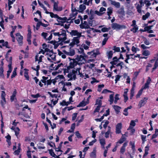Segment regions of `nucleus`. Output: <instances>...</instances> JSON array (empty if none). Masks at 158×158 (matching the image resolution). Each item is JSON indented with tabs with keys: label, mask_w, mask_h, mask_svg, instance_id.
Listing matches in <instances>:
<instances>
[{
	"label": "nucleus",
	"mask_w": 158,
	"mask_h": 158,
	"mask_svg": "<svg viewBox=\"0 0 158 158\" xmlns=\"http://www.w3.org/2000/svg\"><path fill=\"white\" fill-rule=\"evenodd\" d=\"M64 69V73L65 75L66 73H68L67 75V77L69 78L68 80L71 81L76 79V75L77 74V70H75V68L73 69H68L65 68Z\"/></svg>",
	"instance_id": "1"
},
{
	"label": "nucleus",
	"mask_w": 158,
	"mask_h": 158,
	"mask_svg": "<svg viewBox=\"0 0 158 158\" xmlns=\"http://www.w3.org/2000/svg\"><path fill=\"white\" fill-rule=\"evenodd\" d=\"M54 35L58 36L59 41L62 42L67 39L66 31L64 29H61L60 31L58 32H54L53 33Z\"/></svg>",
	"instance_id": "2"
},
{
	"label": "nucleus",
	"mask_w": 158,
	"mask_h": 158,
	"mask_svg": "<svg viewBox=\"0 0 158 158\" xmlns=\"http://www.w3.org/2000/svg\"><path fill=\"white\" fill-rule=\"evenodd\" d=\"M111 27L113 30L118 31L126 29V27L124 25H120L117 23H114L111 24Z\"/></svg>",
	"instance_id": "3"
},
{
	"label": "nucleus",
	"mask_w": 158,
	"mask_h": 158,
	"mask_svg": "<svg viewBox=\"0 0 158 158\" xmlns=\"http://www.w3.org/2000/svg\"><path fill=\"white\" fill-rule=\"evenodd\" d=\"M62 51L65 54L69 56H73L75 53V50L71 48V47H68L67 48L63 50Z\"/></svg>",
	"instance_id": "4"
},
{
	"label": "nucleus",
	"mask_w": 158,
	"mask_h": 158,
	"mask_svg": "<svg viewBox=\"0 0 158 158\" xmlns=\"http://www.w3.org/2000/svg\"><path fill=\"white\" fill-rule=\"evenodd\" d=\"M74 59L78 65H81L86 62L84 56L81 55H77Z\"/></svg>",
	"instance_id": "5"
},
{
	"label": "nucleus",
	"mask_w": 158,
	"mask_h": 158,
	"mask_svg": "<svg viewBox=\"0 0 158 158\" xmlns=\"http://www.w3.org/2000/svg\"><path fill=\"white\" fill-rule=\"evenodd\" d=\"M70 62L69 65L67 66L66 68L73 69L77 64V61L74 58L71 59L69 58Z\"/></svg>",
	"instance_id": "6"
},
{
	"label": "nucleus",
	"mask_w": 158,
	"mask_h": 158,
	"mask_svg": "<svg viewBox=\"0 0 158 158\" xmlns=\"http://www.w3.org/2000/svg\"><path fill=\"white\" fill-rule=\"evenodd\" d=\"M6 95V94L5 91H2L1 95L2 100L0 101V104L3 107H4V105L6 103V101L5 98Z\"/></svg>",
	"instance_id": "7"
},
{
	"label": "nucleus",
	"mask_w": 158,
	"mask_h": 158,
	"mask_svg": "<svg viewBox=\"0 0 158 158\" xmlns=\"http://www.w3.org/2000/svg\"><path fill=\"white\" fill-rule=\"evenodd\" d=\"M80 37H74L73 39V41L72 42L70 43L69 44L70 46L71 47H73L74 45L76 44L77 45L79 43V39Z\"/></svg>",
	"instance_id": "8"
},
{
	"label": "nucleus",
	"mask_w": 158,
	"mask_h": 158,
	"mask_svg": "<svg viewBox=\"0 0 158 158\" xmlns=\"http://www.w3.org/2000/svg\"><path fill=\"white\" fill-rule=\"evenodd\" d=\"M46 55H48L50 58L48 57L47 59L49 61L51 62H52L51 60H56V55L55 54H54L53 52H49L48 53H46Z\"/></svg>",
	"instance_id": "9"
},
{
	"label": "nucleus",
	"mask_w": 158,
	"mask_h": 158,
	"mask_svg": "<svg viewBox=\"0 0 158 158\" xmlns=\"http://www.w3.org/2000/svg\"><path fill=\"white\" fill-rule=\"evenodd\" d=\"M80 28L81 29H88L89 28V26L88 25L87 22L86 21L83 22L81 21V24L79 25Z\"/></svg>",
	"instance_id": "10"
},
{
	"label": "nucleus",
	"mask_w": 158,
	"mask_h": 158,
	"mask_svg": "<svg viewBox=\"0 0 158 158\" xmlns=\"http://www.w3.org/2000/svg\"><path fill=\"white\" fill-rule=\"evenodd\" d=\"M16 39L19 43V44L21 46L23 44V37L21 35L20 33H18L16 34Z\"/></svg>",
	"instance_id": "11"
},
{
	"label": "nucleus",
	"mask_w": 158,
	"mask_h": 158,
	"mask_svg": "<svg viewBox=\"0 0 158 158\" xmlns=\"http://www.w3.org/2000/svg\"><path fill=\"white\" fill-rule=\"evenodd\" d=\"M73 13L72 14H71L69 16V19H67V21H68L70 19H71V20L69 22L72 23L73 22V20H74L75 18V16L77 15V11H75V10H72Z\"/></svg>",
	"instance_id": "12"
},
{
	"label": "nucleus",
	"mask_w": 158,
	"mask_h": 158,
	"mask_svg": "<svg viewBox=\"0 0 158 158\" xmlns=\"http://www.w3.org/2000/svg\"><path fill=\"white\" fill-rule=\"evenodd\" d=\"M55 65L53 68V70H57L59 68L61 69H62L64 70L63 69L64 66V64H63L62 63H60L59 64L55 63Z\"/></svg>",
	"instance_id": "13"
},
{
	"label": "nucleus",
	"mask_w": 158,
	"mask_h": 158,
	"mask_svg": "<svg viewBox=\"0 0 158 158\" xmlns=\"http://www.w3.org/2000/svg\"><path fill=\"white\" fill-rule=\"evenodd\" d=\"M70 34L72 36H77V37H80L81 36V33L78 32L77 30H72L70 32Z\"/></svg>",
	"instance_id": "14"
},
{
	"label": "nucleus",
	"mask_w": 158,
	"mask_h": 158,
	"mask_svg": "<svg viewBox=\"0 0 158 158\" xmlns=\"http://www.w3.org/2000/svg\"><path fill=\"white\" fill-rule=\"evenodd\" d=\"M148 99V98H144L139 101L138 105L139 108H141L147 102V100Z\"/></svg>",
	"instance_id": "15"
},
{
	"label": "nucleus",
	"mask_w": 158,
	"mask_h": 158,
	"mask_svg": "<svg viewBox=\"0 0 158 158\" xmlns=\"http://www.w3.org/2000/svg\"><path fill=\"white\" fill-rule=\"evenodd\" d=\"M106 10V9L104 7H101L99 10V11L98 10H95V13L99 16L102 15L104 13L103 12Z\"/></svg>",
	"instance_id": "16"
},
{
	"label": "nucleus",
	"mask_w": 158,
	"mask_h": 158,
	"mask_svg": "<svg viewBox=\"0 0 158 158\" xmlns=\"http://www.w3.org/2000/svg\"><path fill=\"white\" fill-rule=\"evenodd\" d=\"M58 3L56 2H54L53 5V10H56L57 11H61L62 10V8L61 7L58 6Z\"/></svg>",
	"instance_id": "17"
},
{
	"label": "nucleus",
	"mask_w": 158,
	"mask_h": 158,
	"mask_svg": "<svg viewBox=\"0 0 158 158\" xmlns=\"http://www.w3.org/2000/svg\"><path fill=\"white\" fill-rule=\"evenodd\" d=\"M122 124L121 123H118L116 127V134H119L121 133V129L122 128Z\"/></svg>",
	"instance_id": "18"
},
{
	"label": "nucleus",
	"mask_w": 158,
	"mask_h": 158,
	"mask_svg": "<svg viewBox=\"0 0 158 158\" xmlns=\"http://www.w3.org/2000/svg\"><path fill=\"white\" fill-rule=\"evenodd\" d=\"M127 143H124L123 145V146L121 147L120 151V153L123 154L125 151V148L127 146Z\"/></svg>",
	"instance_id": "19"
},
{
	"label": "nucleus",
	"mask_w": 158,
	"mask_h": 158,
	"mask_svg": "<svg viewBox=\"0 0 158 158\" xmlns=\"http://www.w3.org/2000/svg\"><path fill=\"white\" fill-rule=\"evenodd\" d=\"M39 55L38 54H37L35 57V61H38V64H39L42 61V58L44 57L43 56H41L39 57L38 58Z\"/></svg>",
	"instance_id": "20"
},
{
	"label": "nucleus",
	"mask_w": 158,
	"mask_h": 158,
	"mask_svg": "<svg viewBox=\"0 0 158 158\" xmlns=\"http://www.w3.org/2000/svg\"><path fill=\"white\" fill-rule=\"evenodd\" d=\"M111 4L117 8H119L120 6V3L119 2H116L114 1H111Z\"/></svg>",
	"instance_id": "21"
},
{
	"label": "nucleus",
	"mask_w": 158,
	"mask_h": 158,
	"mask_svg": "<svg viewBox=\"0 0 158 158\" xmlns=\"http://www.w3.org/2000/svg\"><path fill=\"white\" fill-rule=\"evenodd\" d=\"M86 9V6L84 4H81L79 6V10L77 11L79 12H82Z\"/></svg>",
	"instance_id": "22"
},
{
	"label": "nucleus",
	"mask_w": 158,
	"mask_h": 158,
	"mask_svg": "<svg viewBox=\"0 0 158 158\" xmlns=\"http://www.w3.org/2000/svg\"><path fill=\"white\" fill-rule=\"evenodd\" d=\"M118 13L119 15L122 16H124L125 11H124V8L123 7H121L118 11Z\"/></svg>",
	"instance_id": "23"
},
{
	"label": "nucleus",
	"mask_w": 158,
	"mask_h": 158,
	"mask_svg": "<svg viewBox=\"0 0 158 158\" xmlns=\"http://www.w3.org/2000/svg\"><path fill=\"white\" fill-rule=\"evenodd\" d=\"M63 143V142H61L59 144V145L58 147V148H56V146H55V144H54V143H53V144L54 145V146L55 148V150L56 151H57V152H62V151H61V150H60V149L61 148V146H62V144Z\"/></svg>",
	"instance_id": "24"
},
{
	"label": "nucleus",
	"mask_w": 158,
	"mask_h": 158,
	"mask_svg": "<svg viewBox=\"0 0 158 158\" xmlns=\"http://www.w3.org/2000/svg\"><path fill=\"white\" fill-rule=\"evenodd\" d=\"M93 0H89L88 1L87 0H84V4L87 6H91L92 5Z\"/></svg>",
	"instance_id": "25"
},
{
	"label": "nucleus",
	"mask_w": 158,
	"mask_h": 158,
	"mask_svg": "<svg viewBox=\"0 0 158 158\" xmlns=\"http://www.w3.org/2000/svg\"><path fill=\"white\" fill-rule=\"evenodd\" d=\"M114 94H111L109 96V99L108 101L110 102V105H111L113 103V102H114Z\"/></svg>",
	"instance_id": "26"
},
{
	"label": "nucleus",
	"mask_w": 158,
	"mask_h": 158,
	"mask_svg": "<svg viewBox=\"0 0 158 158\" xmlns=\"http://www.w3.org/2000/svg\"><path fill=\"white\" fill-rule=\"evenodd\" d=\"M134 54H126L127 58L125 60V61L127 63H128V60L130 58L134 59L133 57H130V56H133Z\"/></svg>",
	"instance_id": "27"
},
{
	"label": "nucleus",
	"mask_w": 158,
	"mask_h": 158,
	"mask_svg": "<svg viewBox=\"0 0 158 158\" xmlns=\"http://www.w3.org/2000/svg\"><path fill=\"white\" fill-rule=\"evenodd\" d=\"M24 70L25 71L24 73V76L26 78V79L28 81L29 80V77L28 75V70H27L26 69H24Z\"/></svg>",
	"instance_id": "28"
},
{
	"label": "nucleus",
	"mask_w": 158,
	"mask_h": 158,
	"mask_svg": "<svg viewBox=\"0 0 158 158\" xmlns=\"http://www.w3.org/2000/svg\"><path fill=\"white\" fill-rule=\"evenodd\" d=\"M87 104V103L86 102L83 100L81 102L80 104L77 106V107H80L84 106Z\"/></svg>",
	"instance_id": "29"
},
{
	"label": "nucleus",
	"mask_w": 158,
	"mask_h": 158,
	"mask_svg": "<svg viewBox=\"0 0 158 158\" xmlns=\"http://www.w3.org/2000/svg\"><path fill=\"white\" fill-rule=\"evenodd\" d=\"M106 54L108 59H110L112 57L113 55V52L112 51H108L107 52Z\"/></svg>",
	"instance_id": "30"
},
{
	"label": "nucleus",
	"mask_w": 158,
	"mask_h": 158,
	"mask_svg": "<svg viewBox=\"0 0 158 158\" xmlns=\"http://www.w3.org/2000/svg\"><path fill=\"white\" fill-rule=\"evenodd\" d=\"M113 107L116 112L117 113L120 112V110L121 109V107L117 105L113 106Z\"/></svg>",
	"instance_id": "31"
},
{
	"label": "nucleus",
	"mask_w": 158,
	"mask_h": 158,
	"mask_svg": "<svg viewBox=\"0 0 158 158\" xmlns=\"http://www.w3.org/2000/svg\"><path fill=\"white\" fill-rule=\"evenodd\" d=\"M142 7V5H140L139 4H137L136 7V9L137 10V11L139 13H141L142 12L141 11V8Z\"/></svg>",
	"instance_id": "32"
},
{
	"label": "nucleus",
	"mask_w": 158,
	"mask_h": 158,
	"mask_svg": "<svg viewBox=\"0 0 158 158\" xmlns=\"http://www.w3.org/2000/svg\"><path fill=\"white\" fill-rule=\"evenodd\" d=\"M91 53L93 56L95 57L96 56L99 54V52L98 51H96L95 52L94 51H92L90 53L88 52V54H90Z\"/></svg>",
	"instance_id": "33"
},
{
	"label": "nucleus",
	"mask_w": 158,
	"mask_h": 158,
	"mask_svg": "<svg viewBox=\"0 0 158 158\" xmlns=\"http://www.w3.org/2000/svg\"><path fill=\"white\" fill-rule=\"evenodd\" d=\"M126 139V138L123 136V135L122 137L120 139L119 141L117 142V143H119L120 144L122 143Z\"/></svg>",
	"instance_id": "34"
},
{
	"label": "nucleus",
	"mask_w": 158,
	"mask_h": 158,
	"mask_svg": "<svg viewBox=\"0 0 158 158\" xmlns=\"http://www.w3.org/2000/svg\"><path fill=\"white\" fill-rule=\"evenodd\" d=\"M150 13L148 12L146 13V14L144 15H143L142 16V19L143 20H145L147 19L150 16Z\"/></svg>",
	"instance_id": "35"
},
{
	"label": "nucleus",
	"mask_w": 158,
	"mask_h": 158,
	"mask_svg": "<svg viewBox=\"0 0 158 158\" xmlns=\"http://www.w3.org/2000/svg\"><path fill=\"white\" fill-rule=\"evenodd\" d=\"M48 79V77H45L43 76L42 77V79L41 80V82L44 84V85H46V81L47 79Z\"/></svg>",
	"instance_id": "36"
},
{
	"label": "nucleus",
	"mask_w": 158,
	"mask_h": 158,
	"mask_svg": "<svg viewBox=\"0 0 158 158\" xmlns=\"http://www.w3.org/2000/svg\"><path fill=\"white\" fill-rule=\"evenodd\" d=\"M107 14L108 15H110L113 12V9L111 7H109L107 9Z\"/></svg>",
	"instance_id": "37"
},
{
	"label": "nucleus",
	"mask_w": 158,
	"mask_h": 158,
	"mask_svg": "<svg viewBox=\"0 0 158 158\" xmlns=\"http://www.w3.org/2000/svg\"><path fill=\"white\" fill-rule=\"evenodd\" d=\"M158 135V129H156L155 131V133L152 135L151 139H153L156 138Z\"/></svg>",
	"instance_id": "38"
},
{
	"label": "nucleus",
	"mask_w": 158,
	"mask_h": 158,
	"mask_svg": "<svg viewBox=\"0 0 158 158\" xmlns=\"http://www.w3.org/2000/svg\"><path fill=\"white\" fill-rule=\"evenodd\" d=\"M119 62V60H113V61H111L110 62V63L112 64V66L113 67H114V65H116L118 64L117 63Z\"/></svg>",
	"instance_id": "39"
},
{
	"label": "nucleus",
	"mask_w": 158,
	"mask_h": 158,
	"mask_svg": "<svg viewBox=\"0 0 158 158\" xmlns=\"http://www.w3.org/2000/svg\"><path fill=\"white\" fill-rule=\"evenodd\" d=\"M56 24L57 25H60L61 26H63L65 28H66V29H68L69 28V26L70 25V24H69L68 25L65 24L64 25L63 23H56Z\"/></svg>",
	"instance_id": "40"
},
{
	"label": "nucleus",
	"mask_w": 158,
	"mask_h": 158,
	"mask_svg": "<svg viewBox=\"0 0 158 158\" xmlns=\"http://www.w3.org/2000/svg\"><path fill=\"white\" fill-rule=\"evenodd\" d=\"M108 130L105 133V137L106 138H108L109 137V135L110 133V127H108Z\"/></svg>",
	"instance_id": "41"
},
{
	"label": "nucleus",
	"mask_w": 158,
	"mask_h": 158,
	"mask_svg": "<svg viewBox=\"0 0 158 158\" xmlns=\"http://www.w3.org/2000/svg\"><path fill=\"white\" fill-rule=\"evenodd\" d=\"M7 140H6V141L8 143L9 145H10L11 144V142H10V139H11V137L9 135H8L6 137Z\"/></svg>",
	"instance_id": "42"
},
{
	"label": "nucleus",
	"mask_w": 158,
	"mask_h": 158,
	"mask_svg": "<svg viewBox=\"0 0 158 158\" xmlns=\"http://www.w3.org/2000/svg\"><path fill=\"white\" fill-rule=\"evenodd\" d=\"M58 54L60 56H61V57L63 58H65L66 57V54H65L63 52H62L61 51H59L58 52Z\"/></svg>",
	"instance_id": "43"
},
{
	"label": "nucleus",
	"mask_w": 158,
	"mask_h": 158,
	"mask_svg": "<svg viewBox=\"0 0 158 158\" xmlns=\"http://www.w3.org/2000/svg\"><path fill=\"white\" fill-rule=\"evenodd\" d=\"M3 71L4 70L3 67H1L0 68V76L2 78L4 77V75L3 73Z\"/></svg>",
	"instance_id": "44"
},
{
	"label": "nucleus",
	"mask_w": 158,
	"mask_h": 158,
	"mask_svg": "<svg viewBox=\"0 0 158 158\" xmlns=\"http://www.w3.org/2000/svg\"><path fill=\"white\" fill-rule=\"evenodd\" d=\"M50 16L52 18H57L58 19L59 16L56 14H54L52 12L50 13Z\"/></svg>",
	"instance_id": "45"
},
{
	"label": "nucleus",
	"mask_w": 158,
	"mask_h": 158,
	"mask_svg": "<svg viewBox=\"0 0 158 158\" xmlns=\"http://www.w3.org/2000/svg\"><path fill=\"white\" fill-rule=\"evenodd\" d=\"M102 101L101 100L98 99H97L96 100V104L95 105H97L98 106H102Z\"/></svg>",
	"instance_id": "46"
},
{
	"label": "nucleus",
	"mask_w": 158,
	"mask_h": 158,
	"mask_svg": "<svg viewBox=\"0 0 158 158\" xmlns=\"http://www.w3.org/2000/svg\"><path fill=\"white\" fill-rule=\"evenodd\" d=\"M113 49L114 51V52H119L120 51V48L119 47H116L114 46L113 47Z\"/></svg>",
	"instance_id": "47"
},
{
	"label": "nucleus",
	"mask_w": 158,
	"mask_h": 158,
	"mask_svg": "<svg viewBox=\"0 0 158 158\" xmlns=\"http://www.w3.org/2000/svg\"><path fill=\"white\" fill-rule=\"evenodd\" d=\"M138 27L137 26H135L134 27L131 29V31H133L134 33H135L137 32L138 30Z\"/></svg>",
	"instance_id": "48"
},
{
	"label": "nucleus",
	"mask_w": 158,
	"mask_h": 158,
	"mask_svg": "<svg viewBox=\"0 0 158 158\" xmlns=\"http://www.w3.org/2000/svg\"><path fill=\"white\" fill-rule=\"evenodd\" d=\"M143 91V89H141L139 91L137 94L136 95V98H139L140 97V96L142 94Z\"/></svg>",
	"instance_id": "49"
},
{
	"label": "nucleus",
	"mask_w": 158,
	"mask_h": 158,
	"mask_svg": "<svg viewBox=\"0 0 158 158\" xmlns=\"http://www.w3.org/2000/svg\"><path fill=\"white\" fill-rule=\"evenodd\" d=\"M141 138L142 141V143L143 144L144 143V142L146 141V136L144 135H141Z\"/></svg>",
	"instance_id": "50"
},
{
	"label": "nucleus",
	"mask_w": 158,
	"mask_h": 158,
	"mask_svg": "<svg viewBox=\"0 0 158 158\" xmlns=\"http://www.w3.org/2000/svg\"><path fill=\"white\" fill-rule=\"evenodd\" d=\"M110 29V28H107V27H103L101 29V31L103 32H108V31Z\"/></svg>",
	"instance_id": "51"
},
{
	"label": "nucleus",
	"mask_w": 158,
	"mask_h": 158,
	"mask_svg": "<svg viewBox=\"0 0 158 158\" xmlns=\"http://www.w3.org/2000/svg\"><path fill=\"white\" fill-rule=\"evenodd\" d=\"M144 3L146 4V6L147 7L151 5L150 2L148 0H145Z\"/></svg>",
	"instance_id": "52"
},
{
	"label": "nucleus",
	"mask_w": 158,
	"mask_h": 158,
	"mask_svg": "<svg viewBox=\"0 0 158 158\" xmlns=\"http://www.w3.org/2000/svg\"><path fill=\"white\" fill-rule=\"evenodd\" d=\"M150 54L148 50H144L143 52V54L145 56H148Z\"/></svg>",
	"instance_id": "53"
},
{
	"label": "nucleus",
	"mask_w": 158,
	"mask_h": 158,
	"mask_svg": "<svg viewBox=\"0 0 158 158\" xmlns=\"http://www.w3.org/2000/svg\"><path fill=\"white\" fill-rule=\"evenodd\" d=\"M131 129V132L132 134L131 135L133 134L135 131V130L133 128V127H131V126H130L128 128L127 130H129Z\"/></svg>",
	"instance_id": "54"
},
{
	"label": "nucleus",
	"mask_w": 158,
	"mask_h": 158,
	"mask_svg": "<svg viewBox=\"0 0 158 158\" xmlns=\"http://www.w3.org/2000/svg\"><path fill=\"white\" fill-rule=\"evenodd\" d=\"M100 143L101 145L105 144V140L104 139H100Z\"/></svg>",
	"instance_id": "55"
},
{
	"label": "nucleus",
	"mask_w": 158,
	"mask_h": 158,
	"mask_svg": "<svg viewBox=\"0 0 158 158\" xmlns=\"http://www.w3.org/2000/svg\"><path fill=\"white\" fill-rule=\"evenodd\" d=\"M20 131L18 127H16V129H15V135H16V136H17L19 134V131Z\"/></svg>",
	"instance_id": "56"
},
{
	"label": "nucleus",
	"mask_w": 158,
	"mask_h": 158,
	"mask_svg": "<svg viewBox=\"0 0 158 158\" xmlns=\"http://www.w3.org/2000/svg\"><path fill=\"white\" fill-rule=\"evenodd\" d=\"M153 25H151L150 26H147L144 28V31H148L151 29L153 27Z\"/></svg>",
	"instance_id": "57"
},
{
	"label": "nucleus",
	"mask_w": 158,
	"mask_h": 158,
	"mask_svg": "<svg viewBox=\"0 0 158 158\" xmlns=\"http://www.w3.org/2000/svg\"><path fill=\"white\" fill-rule=\"evenodd\" d=\"M16 27H17L16 26H15L14 27L13 26H12V31L10 32V36H14L13 33L15 32V29H16Z\"/></svg>",
	"instance_id": "58"
},
{
	"label": "nucleus",
	"mask_w": 158,
	"mask_h": 158,
	"mask_svg": "<svg viewBox=\"0 0 158 158\" xmlns=\"http://www.w3.org/2000/svg\"><path fill=\"white\" fill-rule=\"evenodd\" d=\"M134 90L135 89H131V90L130 98L131 99H132V98L134 95Z\"/></svg>",
	"instance_id": "59"
},
{
	"label": "nucleus",
	"mask_w": 158,
	"mask_h": 158,
	"mask_svg": "<svg viewBox=\"0 0 158 158\" xmlns=\"http://www.w3.org/2000/svg\"><path fill=\"white\" fill-rule=\"evenodd\" d=\"M67 19L66 17L61 18L59 17L58 19H59V20L62 21L64 22H65V21Z\"/></svg>",
	"instance_id": "60"
},
{
	"label": "nucleus",
	"mask_w": 158,
	"mask_h": 158,
	"mask_svg": "<svg viewBox=\"0 0 158 158\" xmlns=\"http://www.w3.org/2000/svg\"><path fill=\"white\" fill-rule=\"evenodd\" d=\"M149 84L145 83L144 86L141 89H143V90L144 89L148 88L149 87Z\"/></svg>",
	"instance_id": "61"
},
{
	"label": "nucleus",
	"mask_w": 158,
	"mask_h": 158,
	"mask_svg": "<svg viewBox=\"0 0 158 158\" xmlns=\"http://www.w3.org/2000/svg\"><path fill=\"white\" fill-rule=\"evenodd\" d=\"M123 65H124L123 63V62H121L119 63H118L116 65V66H120V67H121L120 69H122L123 68Z\"/></svg>",
	"instance_id": "62"
},
{
	"label": "nucleus",
	"mask_w": 158,
	"mask_h": 158,
	"mask_svg": "<svg viewBox=\"0 0 158 158\" xmlns=\"http://www.w3.org/2000/svg\"><path fill=\"white\" fill-rule=\"evenodd\" d=\"M96 152L94 150L90 154V156L92 157H95L96 156Z\"/></svg>",
	"instance_id": "63"
},
{
	"label": "nucleus",
	"mask_w": 158,
	"mask_h": 158,
	"mask_svg": "<svg viewBox=\"0 0 158 158\" xmlns=\"http://www.w3.org/2000/svg\"><path fill=\"white\" fill-rule=\"evenodd\" d=\"M108 38L106 37V38H105L103 39V40L102 42V45H104L106 44V41H107V40H108Z\"/></svg>",
	"instance_id": "64"
}]
</instances>
